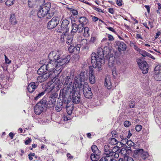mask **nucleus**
<instances>
[{"mask_svg":"<svg viewBox=\"0 0 161 161\" xmlns=\"http://www.w3.org/2000/svg\"><path fill=\"white\" fill-rule=\"evenodd\" d=\"M58 95L57 93L54 92L52 93V94L50 95L49 98L56 99V98L58 97Z\"/></svg>","mask_w":161,"mask_h":161,"instance_id":"nucleus-46","label":"nucleus"},{"mask_svg":"<svg viewBox=\"0 0 161 161\" xmlns=\"http://www.w3.org/2000/svg\"><path fill=\"white\" fill-rule=\"evenodd\" d=\"M154 77L155 79L157 81L161 80V72L158 73L154 74Z\"/></svg>","mask_w":161,"mask_h":161,"instance_id":"nucleus-35","label":"nucleus"},{"mask_svg":"<svg viewBox=\"0 0 161 161\" xmlns=\"http://www.w3.org/2000/svg\"><path fill=\"white\" fill-rule=\"evenodd\" d=\"M46 10L42 9V8L40 6V9L37 13V15L39 18L44 17L46 14L48 13Z\"/></svg>","mask_w":161,"mask_h":161,"instance_id":"nucleus-21","label":"nucleus"},{"mask_svg":"<svg viewBox=\"0 0 161 161\" xmlns=\"http://www.w3.org/2000/svg\"><path fill=\"white\" fill-rule=\"evenodd\" d=\"M56 99L49 98V103L50 105L55 104Z\"/></svg>","mask_w":161,"mask_h":161,"instance_id":"nucleus-43","label":"nucleus"},{"mask_svg":"<svg viewBox=\"0 0 161 161\" xmlns=\"http://www.w3.org/2000/svg\"><path fill=\"white\" fill-rule=\"evenodd\" d=\"M68 32L66 33H62L61 36L60 40L62 42H64L65 41V39L67 38V36H68Z\"/></svg>","mask_w":161,"mask_h":161,"instance_id":"nucleus-36","label":"nucleus"},{"mask_svg":"<svg viewBox=\"0 0 161 161\" xmlns=\"http://www.w3.org/2000/svg\"><path fill=\"white\" fill-rule=\"evenodd\" d=\"M92 150L94 153H99V151L97 147L95 145H93L92 146Z\"/></svg>","mask_w":161,"mask_h":161,"instance_id":"nucleus-33","label":"nucleus"},{"mask_svg":"<svg viewBox=\"0 0 161 161\" xmlns=\"http://www.w3.org/2000/svg\"><path fill=\"white\" fill-rule=\"evenodd\" d=\"M119 152L114 153V154L113 155V157H114V158H118V157H119Z\"/></svg>","mask_w":161,"mask_h":161,"instance_id":"nucleus-58","label":"nucleus"},{"mask_svg":"<svg viewBox=\"0 0 161 161\" xmlns=\"http://www.w3.org/2000/svg\"><path fill=\"white\" fill-rule=\"evenodd\" d=\"M45 93V91L42 92L38 94L37 96L35 98V99L36 100H38L39 98L41 97L42 96H43Z\"/></svg>","mask_w":161,"mask_h":161,"instance_id":"nucleus-45","label":"nucleus"},{"mask_svg":"<svg viewBox=\"0 0 161 161\" xmlns=\"http://www.w3.org/2000/svg\"><path fill=\"white\" fill-rule=\"evenodd\" d=\"M116 45L119 52L125 51L126 50V46L123 42L118 41L116 42Z\"/></svg>","mask_w":161,"mask_h":161,"instance_id":"nucleus-17","label":"nucleus"},{"mask_svg":"<svg viewBox=\"0 0 161 161\" xmlns=\"http://www.w3.org/2000/svg\"><path fill=\"white\" fill-rule=\"evenodd\" d=\"M149 67V65H148L147 66L145 67L144 68H142L141 69L142 73L144 74H147L148 72Z\"/></svg>","mask_w":161,"mask_h":161,"instance_id":"nucleus-39","label":"nucleus"},{"mask_svg":"<svg viewBox=\"0 0 161 161\" xmlns=\"http://www.w3.org/2000/svg\"><path fill=\"white\" fill-rule=\"evenodd\" d=\"M113 157L106 156L101 158L99 161H113Z\"/></svg>","mask_w":161,"mask_h":161,"instance_id":"nucleus-31","label":"nucleus"},{"mask_svg":"<svg viewBox=\"0 0 161 161\" xmlns=\"http://www.w3.org/2000/svg\"><path fill=\"white\" fill-rule=\"evenodd\" d=\"M96 40V38L94 36H92L91 37L90 40V42L92 43H94L95 42Z\"/></svg>","mask_w":161,"mask_h":161,"instance_id":"nucleus-53","label":"nucleus"},{"mask_svg":"<svg viewBox=\"0 0 161 161\" xmlns=\"http://www.w3.org/2000/svg\"><path fill=\"white\" fill-rule=\"evenodd\" d=\"M83 86V92L85 97L87 98H91L92 94L91 92V89L89 87L87 83H84Z\"/></svg>","mask_w":161,"mask_h":161,"instance_id":"nucleus-9","label":"nucleus"},{"mask_svg":"<svg viewBox=\"0 0 161 161\" xmlns=\"http://www.w3.org/2000/svg\"><path fill=\"white\" fill-rule=\"evenodd\" d=\"M80 46V45H77L75 46H74L73 44L70 45L68 47V51L70 53H74L75 54H77L79 53Z\"/></svg>","mask_w":161,"mask_h":161,"instance_id":"nucleus-13","label":"nucleus"},{"mask_svg":"<svg viewBox=\"0 0 161 161\" xmlns=\"http://www.w3.org/2000/svg\"><path fill=\"white\" fill-rule=\"evenodd\" d=\"M85 72H81L79 75L75 77L72 90L80 91L85 81Z\"/></svg>","mask_w":161,"mask_h":161,"instance_id":"nucleus-2","label":"nucleus"},{"mask_svg":"<svg viewBox=\"0 0 161 161\" xmlns=\"http://www.w3.org/2000/svg\"><path fill=\"white\" fill-rule=\"evenodd\" d=\"M72 35H73L71 34V35H68L67 36L66 42L69 45H72L71 44L74 42V41L73 40Z\"/></svg>","mask_w":161,"mask_h":161,"instance_id":"nucleus-27","label":"nucleus"},{"mask_svg":"<svg viewBox=\"0 0 161 161\" xmlns=\"http://www.w3.org/2000/svg\"><path fill=\"white\" fill-rule=\"evenodd\" d=\"M91 159L93 161H96L99 158V153L92 154L90 156Z\"/></svg>","mask_w":161,"mask_h":161,"instance_id":"nucleus-29","label":"nucleus"},{"mask_svg":"<svg viewBox=\"0 0 161 161\" xmlns=\"http://www.w3.org/2000/svg\"><path fill=\"white\" fill-rule=\"evenodd\" d=\"M51 4L49 2H47L45 3L44 2V4L40 6L42 8V9L46 10V11L48 12L50 10L51 7Z\"/></svg>","mask_w":161,"mask_h":161,"instance_id":"nucleus-24","label":"nucleus"},{"mask_svg":"<svg viewBox=\"0 0 161 161\" xmlns=\"http://www.w3.org/2000/svg\"><path fill=\"white\" fill-rule=\"evenodd\" d=\"M131 150L128 148L125 147L122 148L121 150H120L119 152L125 156L129 154Z\"/></svg>","mask_w":161,"mask_h":161,"instance_id":"nucleus-25","label":"nucleus"},{"mask_svg":"<svg viewBox=\"0 0 161 161\" xmlns=\"http://www.w3.org/2000/svg\"><path fill=\"white\" fill-rule=\"evenodd\" d=\"M144 7H145V8L147 9V12L148 13H149L150 12V7L148 5H145L144 6Z\"/></svg>","mask_w":161,"mask_h":161,"instance_id":"nucleus-63","label":"nucleus"},{"mask_svg":"<svg viewBox=\"0 0 161 161\" xmlns=\"http://www.w3.org/2000/svg\"><path fill=\"white\" fill-rule=\"evenodd\" d=\"M73 78L70 76H68L65 79V82L64 85V88L62 91L63 94H66V95L71 94L72 89V83Z\"/></svg>","mask_w":161,"mask_h":161,"instance_id":"nucleus-4","label":"nucleus"},{"mask_svg":"<svg viewBox=\"0 0 161 161\" xmlns=\"http://www.w3.org/2000/svg\"><path fill=\"white\" fill-rule=\"evenodd\" d=\"M59 21H49L48 23L47 27L51 29L55 28L59 23Z\"/></svg>","mask_w":161,"mask_h":161,"instance_id":"nucleus-20","label":"nucleus"},{"mask_svg":"<svg viewBox=\"0 0 161 161\" xmlns=\"http://www.w3.org/2000/svg\"><path fill=\"white\" fill-rule=\"evenodd\" d=\"M123 145L127 144L129 146H133L134 145V143L131 140H128L127 139H125V141H124Z\"/></svg>","mask_w":161,"mask_h":161,"instance_id":"nucleus-30","label":"nucleus"},{"mask_svg":"<svg viewBox=\"0 0 161 161\" xmlns=\"http://www.w3.org/2000/svg\"><path fill=\"white\" fill-rule=\"evenodd\" d=\"M72 13L74 15H76L78 14L77 11L76 10L74 9L72 11Z\"/></svg>","mask_w":161,"mask_h":161,"instance_id":"nucleus-62","label":"nucleus"},{"mask_svg":"<svg viewBox=\"0 0 161 161\" xmlns=\"http://www.w3.org/2000/svg\"><path fill=\"white\" fill-rule=\"evenodd\" d=\"M14 0H7L6 2V4L8 6L12 5L14 4Z\"/></svg>","mask_w":161,"mask_h":161,"instance_id":"nucleus-44","label":"nucleus"},{"mask_svg":"<svg viewBox=\"0 0 161 161\" xmlns=\"http://www.w3.org/2000/svg\"><path fill=\"white\" fill-rule=\"evenodd\" d=\"M123 161H134L133 159L131 157H129L127 158V160H123Z\"/></svg>","mask_w":161,"mask_h":161,"instance_id":"nucleus-64","label":"nucleus"},{"mask_svg":"<svg viewBox=\"0 0 161 161\" xmlns=\"http://www.w3.org/2000/svg\"><path fill=\"white\" fill-rule=\"evenodd\" d=\"M160 66L159 65L156 66L154 68V74L159 73V68Z\"/></svg>","mask_w":161,"mask_h":161,"instance_id":"nucleus-47","label":"nucleus"},{"mask_svg":"<svg viewBox=\"0 0 161 161\" xmlns=\"http://www.w3.org/2000/svg\"><path fill=\"white\" fill-rule=\"evenodd\" d=\"M130 125V122L128 120H126L124 122V125L125 127H128Z\"/></svg>","mask_w":161,"mask_h":161,"instance_id":"nucleus-48","label":"nucleus"},{"mask_svg":"<svg viewBox=\"0 0 161 161\" xmlns=\"http://www.w3.org/2000/svg\"><path fill=\"white\" fill-rule=\"evenodd\" d=\"M137 63L140 68L141 69L142 68L148 65L147 63L144 61H142L141 59H139L137 60Z\"/></svg>","mask_w":161,"mask_h":161,"instance_id":"nucleus-23","label":"nucleus"},{"mask_svg":"<svg viewBox=\"0 0 161 161\" xmlns=\"http://www.w3.org/2000/svg\"><path fill=\"white\" fill-rule=\"evenodd\" d=\"M84 33L86 35L87 34H88V33L89 32V29L88 27H85L84 28Z\"/></svg>","mask_w":161,"mask_h":161,"instance_id":"nucleus-50","label":"nucleus"},{"mask_svg":"<svg viewBox=\"0 0 161 161\" xmlns=\"http://www.w3.org/2000/svg\"><path fill=\"white\" fill-rule=\"evenodd\" d=\"M63 118L64 121H67L69 119V118L67 117V116L64 115L63 116Z\"/></svg>","mask_w":161,"mask_h":161,"instance_id":"nucleus-57","label":"nucleus"},{"mask_svg":"<svg viewBox=\"0 0 161 161\" xmlns=\"http://www.w3.org/2000/svg\"><path fill=\"white\" fill-rule=\"evenodd\" d=\"M58 50H54L50 52L48 55V58L51 61H55L60 57Z\"/></svg>","mask_w":161,"mask_h":161,"instance_id":"nucleus-11","label":"nucleus"},{"mask_svg":"<svg viewBox=\"0 0 161 161\" xmlns=\"http://www.w3.org/2000/svg\"><path fill=\"white\" fill-rule=\"evenodd\" d=\"M118 138L119 141H121L122 143L123 144L124 141H125V139H126L125 137L122 134H120L118 136Z\"/></svg>","mask_w":161,"mask_h":161,"instance_id":"nucleus-40","label":"nucleus"},{"mask_svg":"<svg viewBox=\"0 0 161 161\" xmlns=\"http://www.w3.org/2000/svg\"><path fill=\"white\" fill-rule=\"evenodd\" d=\"M47 101L46 100V98H44L42 99L39 103H41L42 105V107L44 108L46 107L47 106L46 103H47Z\"/></svg>","mask_w":161,"mask_h":161,"instance_id":"nucleus-38","label":"nucleus"},{"mask_svg":"<svg viewBox=\"0 0 161 161\" xmlns=\"http://www.w3.org/2000/svg\"><path fill=\"white\" fill-rule=\"evenodd\" d=\"M140 156L143 159H145L148 156L147 153L143 151V149H141L135 150L134 156L135 158H139Z\"/></svg>","mask_w":161,"mask_h":161,"instance_id":"nucleus-8","label":"nucleus"},{"mask_svg":"<svg viewBox=\"0 0 161 161\" xmlns=\"http://www.w3.org/2000/svg\"><path fill=\"white\" fill-rule=\"evenodd\" d=\"M118 141L114 138H111L108 140V143L111 145H116L118 143Z\"/></svg>","mask_w":161,"mask_h":161,"instance_id":"nucleus-32","label":"nucleus"},{"mask_svg":"<svg viewBox=\"0 0 161 161\" xmlns=\"http://www.w3.org/2000/svg\"><path fill=\"white\" fill-rule=\"evenodd\" d=\"M5 62L6 63L8 64H9L11 62V61L9 60L6 57V56L5 55Z\"/></svg>","mask_w":161,"mask_h":161,"instance_id":"nucleus-56","label":"nucleus"},{"mask_svg":"<svg viewBox=\"0 0 161 161\" xmlns=\"http://www.w3.org/2000/svg\"><path fill=\"white\" fill-rule=\"evenodd\" d=\"M75 21H71V22L72 23V27H73L72 30L71 32V33L72 35L73 34V33H75L77 31L78 28H81V27H82V29L81 30L82 31L84 27V25L82 23H80L78 25L76 24L73 23L74 22H75Z\"/></svg>","mask_w":161,"mask_h":161,"instance_id":"nucleus-14","label":"nucleus"},{"mask_svg":"<svg viewBox=\"0 0 161 161\" xmlns=\"http://www.w3.org/2000/svg\"><path fill=\"white\" fill-rule=\"evenodd\" d=\"M55 71H54L53 72H47L43 75H41L37 77L38 82L41 83L45 81L49 77H54L55 75Z\"/></svg>","mask_w":161,"mask_h":161,"instance_id":"nucleus-7","label":"nucleus"},{"mask_svg":"<svg viewBox=\"0 0 161 161\" xmlns=\"http://www.w3.org/2000/svg\"><path fill=\"white\" fill-rule=\"evenodd\" d=\"M66 108L67 114L69 115L71 114L73 110V106L72 105L67 103L66 105Z\"/></svg>","mask_w":161,"mask_h":161,"instance_id":"nucleus-28","label":"nucleus"},{"mask_svg":"<svg viewBox=\"0 0 161 161\" xmlns=\"http://www.w3.org/2000/svg\"><path fill=\"white\" fill-rule=\"evenodd\" d=\"M142 127L141 125H137L136 126L135 129L137 131H139L142 129Z\"/></svg>","mask_w":161,"mask_h":161,"instance_id":"nucleus-49","label":"nucleus"},{"mask_svg":"<svg viewBox=\"0 0 161 161\" xmlns=\"http://www.w3.org/2000/svg\"><path fill=\"white\" fill-rule=\"evenodd\" d=\"M91 60L93 67L97 68L98 71L101 70L102 65L104 64L105 63L103 49L101 47L99 48L97 54L92 53L91 56Z\"/></svg>","mask_w":161,"mask_h":161,"instance_id":"nucleus-1","label":"nucleus"},{"mask_svg":"<svg viewBox=\"0 0 161 161\" xmlns=\"http://www.w3.org/2000/svg\"><path fill=\"white\" fill-rule=\"evenodd\" d=\"M93 71L92 69L89 70V79L90 83L92 84H94L95 82V76L93 74Z\"/></svg>","mask_w":161,"mask_h":161,"instance_id":"nucleus-22","label":"nucleus"},{"mask_svg":"<svg viewBox=\"0 0 161 161\" xmlns=\"http://www.w3.org/2000/svg\"><path fill=\"white\" fill-rule=\"evenodd\" d=\"M111 149L109 145H105L104 147V154L107 156L112 157H113V153L111 152Z\"/></svg>","mask_w":161,"mask_h":161,"instance_id":"nucleus-18","label":"nucleus"},{"mask_svg":"<svg viewBox=\"0 0 161 161\" xmlns=\"http://www.w3.org/2000/svg\"><path fill=\"white\" fill-rule=\"evenodd\" d=\"M41 103H37L35 106L34 108L35 113L36 114H40L43 110L44 107Z\"/></svg>","mask_w":161,"mask_h":161,"instance_id":"nucleus-15","label":"nucleus"},{"mask_svg":"<svg viewBox=\"0 0 161 161\" xmlns=\"http://www.w3.org/2000/svg\"><path fill=\"white\" fill-rule=\"evenodd\" d=\"M89 19H92V20H98V19L95 16H93L92 15H90L89 16Z\"/></svg>","mask_w":161,"mask_h":161,"instance_id":"nucleus-52","label":"nucleus"},{"mask_svg":"<svg viewBox=\"0 0 161 161\" xmlns=\"http://www.w3.org/2000/svg\"><path fill=\"white\" fill-rule=\"evenodd\" d=\"M70 59V56L67 55L66 57L58 58L56 61L55 71L57 72L56 74H59L62 71L63 68L65 66L66 64L68 63Z\"/></svg>","mask_w":161,"mask_h":161,"instance_id":"nucleus-3","label":"nucleus"},{"mask_svg":"<svg viewBox=\"0 0 161 161\" xmlns=\"http://www.w3.org/2000/svg\"><path fill=\"white\" fill-rule=\"evenodd\" d=\"M46 67V65L44 64L42 66L37 70L38 74L41 75L45 73L46 71H47Z\"/></svg>","mask_w":161,"mask_h":161,"instance_id":"nucleus-26","label":"nucleus"},{"mask_svg":"<svg viewBox=\"0 0 161 161\" xmlns=\"http://www.w3.org/2000/svg\"><path fill=\"white\" fill-rule=\"evenodd\" d=\"M31 142V139L28 138V139L25 142V144L26 145H28L30 144Z\"/></svg>","mask_w":161,"mask_h":161,"instance_id":"nucleus-55","label":"nucleus"},{"mask_svg":"<svg viewBox=\"0 0 161 161\" xmlns=\"http://www.w3.org/2000/svg\"><path fill=\"white\" fill-rule=\"evenodd\" d=\"M56 75V76H54V77H51V78L53 77V81L54 80L55 81V82L54 84V86L58 88H59L61 85L62 84V81L64 79V76L63 75H62L57 80H56V77H58L57 75Z\"/></svg>","mask_w":161,"mask_h":161,"instance_id":"nucleus-12","label":"nucleus"},{"mask_svg":"<svg viewBox=\"0 0 161 161\" xmlns=\"http://www.w3.org/2000/svg\"><path fill=\"white\" fill-rule=\"evenodd\" d=\"M119 151H120L119 147L118 146H116L113 147L112 150H111V152L113 153V155L114 153L119 152Z\"/></svg>","mask_w":161,"mask_h":161,"instance_id":"nucleus-37","label":"nucleus"},{"mask_svg":"<svg viewBox=\"0 0 161 161\" xmlns=\"http://www.w3.org/2000/svg\"><path fill=\"white\" fill-rule=\"evenodd\" d=\"M112 136L114 137H117V135L116 134V132L115 131H113L112 132Z\"/></svg>","mask_w":161,"mask_h":161,"instance_id":"nucleus-61","label":"nucleus"},{"mask_svg":"<svg viewBox=\"0 0 161 161\" xmlns=\"http://www.w3.org/2000/svg\"><path fill=\"white\" fill-rule=\"evenodd\" d=\"M62 103L60 105H58L57 104L56 106V110L58 112H60L62 108Z\"/></svg>","mask_w":161,"mask_h":161,"instance_id":"nucleus-42","label":"nucleus"},{"mask_svg":"<svg viewBox=\"0 0 161 161\" xmlns=\"http://www.w3.org/2000/svg\"><path fill=\"white\" fill-rule=\"evenodd\" d=\"M80 91H71V94L66 95V94H63L66 97L70 98L72 100L73 103L75 104L79 103L80 101Z\"/></svg>","mask_w":161,"mask_h":161,"instance_id":"nucleus-5","label":"nucleus"},{"mask_svg":"<svg viewBox=\"0 0 161 161\" xmlns=\"http://www.w3.org/2000/svg\"><path fill=\"white\" fill-rule=\"evenodd\" d=\"M69 24V21H63L61 26L57 27L56 29V31L57 32L62 33L68 32L69 30V28H68V25Z\"/></svg>","mask_w":161,"mask_h":161,"instance_id":"nucleus-6","label":"nucleus"},{"mask_svg":"<svg viewBox=\"0 0 161 161\" xmlns=\"http://www.w3.org/2000/svg\"><path fill=\"white\" fill-rule=\"evenodd\" d=\"M46 65V68L47 70L48 71V72H53L55 71V76H56V75H57L56 74L57 72H56V71H55L56 62L55 61L50 60L48 64L47 65Z\"/></svg>","mask_w":161,"mask_h":161,"instance_id":"nucleus-10","label":"nucleus"},{"mask_svg":"<svg viewBox=\"0 0 161 161\" xmlns=\"http://www.w3.org/2000/svg\"><path fill=\"white\" fill-rule=\"evenodd\" d=\"M104 85L108 89H110L112 88L111 80L109 76H106L105 79Z\"/></svg>","mask_w":161,"mask_h":161,"instance_id":"nucleus-19","label":"nucleus"},{"mask_svg":"<svg viewBox=\"0 0 161 161\" xmlns=\"http://www.w3.org/2000/svg\"><path fill=\"white\" fill-rule=\"evenodd\" d=\"M108 40L109 41H112L114 40V38L113 36L110 35H108Z\"/></svg>","mask_w":161,"mask_h":161,"instance_id":"nucleus-60","label":"nucleus"},{"mask_svg":"<svg viewBox=\"0 0 161 161\" xmlns=\"http://www.w3.org/2000/svg\"><path fill=\"white\" fill-rule=\"evenodd\" d=\"M101 42L102 44H103L104 43H105L106 46L104 47V48H107L108 47L109 44L110 43L108 42V40L107 38H103L102 40L101 41Z\"/></svg>","mask_w":161,"mask_h":161,"instance_id":"nucleus-34","label":"nucleus"},{"mask_svg":"<svg viewBox=\"0 0 161 161\" xmlns=\"http://www.w3.org/2000/svg\"><path fill=\"white\" fill-rule=\"evenodd\" d=\"M141 55L143 57L148 56L149 55V53H147L146 51L144 50H141V51L140 52Z\"/></svg>","mask_w":161,"mask_h":161,"instance_id":"nucleus-41","label":"nucleus"},{"mask_svg":"<svg viewBox=\"0 0 161 161\" xmlns=\"http://www.w3.org/2000/svg\"><path fill=\"white\" fill-rule=\"evenodd\" d=\"M10 19L11 20H14L16 19L15 17V14H11L10 16Z\"/></svg>","mask_w":161,"mask_h":161,"instance_id":"nucleus-59","label":"nucleus"},{"mask_svg":"<svg viewBox=\"0 0 161 161\" xmlns=\"http://www.w3.org/2000/svg\"><path fill=\"white\" fill-rule=\"evenodd\" d=\"M39 85L37 82L31 83L28 86L27 89L30 92H32Z\"/></svg>","mask_w":161,"mask_h":161,"instance_id":"nucleus-16","label":"nucleus"},{"mask_svg":"<svg viewBox=\"0 0 161 161\" xmlns=\"http://www.w3.org/2000/svg\"><path fill=\"white\" fill-rule=\"evenodd\" d=\"M52 15L53 16L52 14H50V13H48L46 14V18L48 19H50L52 17Z\"/></svg>","mask_w":161,"mask_h":161,"instance_id":"nucleus-54","label":"nucleus"},{"mask_svg":"<svg viewBox=\"0 0 161 161\" xmlns=\"http://www.w3.org/2000/svg\"><path fill=\"white\" fill-rule=\"evenodd\" d=\"M122 0H117L116 1V4L118 6H121L122 5Z\"/></svg>","mask_w":161,"mask_h":161,"instance_id":"nucleus-51","label":"nucleus"}]
</instances>
